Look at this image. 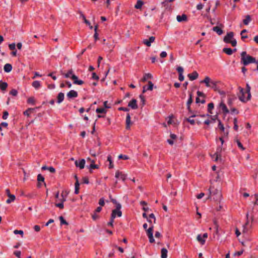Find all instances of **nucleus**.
Wrapping results in <instances>:
<instances>
[{
    "instance_id": "nucleus-23",
    "label": "nucleus",
    "mask_w": 258,
    "mask_h": 258,
    "mask_svg": "<svg viewBox=\"0 0 258 258\" xmlns=\"http://www.w3.org/2000/svg\"><path fill=\"white\" fill-rule=\"evenodd\" d=\"M12 66L10 63H6L4 67V71L6 73H9L12 70Z\"/></svg>"
},
{
    "instance_id": "nucleus-22",
    "label": "nucleus",
    "mask_w": 258,
    "mask_h": 258,
    "mask_svg": "<svg viewBox=\"0 0 258 258\" xmlns=\"http://www.w3.org/2000/svg\"><path fill=\"white\" fill-rule=\"evenodd\" d=\"M75 178L76 179L77 181L75 183V192H74L75 194L77 195V194H78V193H79L80 184L79 183L77 175H75Z\"/></svg>"
},
{
    "instance_id": "nucleus-24",
    "label": "nucleus",
    "mask_w": 258,
    "mask_h": 258,
    "mask_svg": "<svg viewBox=\"0 0 258 258\" xmlns=\"http://www.w3.org/2000/svg\"><path fill=\"white\" fill-rule=\"evenodd\" d=\"M74 72L72 69L68 71L67 73H62L65 78H71V76L74 74Z\"/></svg>"
},
{
    "instance_id": "nucleus-61",
    "label": "nucleus",
    "mask_w": 258,
    "mask_h": 258,
    "mask_svg": "<svg viewBox=\"0 0 258 258\" xmlns=\"http://www.w3.org/2000/svg\"><path fill=\"white\" fill-rule=\"evenodd\" d=\"M118 110L120 111H123L125 112H128L130 109L127 107H120L118 108Z\"/></svg>"
},
{
    "instance_id": "nucleus-41",
    "label": "nucleus",
    "mask_w": 258,
    "mask_h": 258,
    "mask_svg": "<svg viewBox=\"0 0 258 258\" xmlns=\"http://www.w3.org/2000/svg\"><path fill=\"white\" fill-rule=\"evenodd\" d=\"M153 234V225H152L148 229H147V235H151Z\"/></svg>"
},
{
    "instance_id": "nucleus-12",
    "label": "nucleus",
    "mask_w": 258,
    "mask_h": 258,
    "mask_svg": "<svg viewBox=\"0 0 258 258\" xmlns=\"http://www.w3.org/2000/svg\"><path fill=\"white\" fill-rule=\"evenodd\" d=\"M153 84L151 81L148 82V86H144L143 88V93H145L148 90L152 91L153 88Z\"/></svg>"
},
{
    "instance_id": "nucleus-37",
    "label": "nucleus",
    "mask_w": 258,
    "mask_h": 258,
    "mask_svg": "<svg viewBox=\"0 0 258 258\" xmlns=\"http://www.w3.org/2000/svg\"><path fill=\"white\" fill-rule=\"evenodd\" d=\"M96 112L97 113H103V114H105L107 112V111L104 108H97L96 109Z\"/></svg>"
},
{
    "instance_id": "nucleus-35",
    "label": "nucleus",
    "mask_w": 258,
    "mask_h": 258,
    "mask_svg": "<svg viewBox=\"0 0 258 258\" xmlns=\"http://www.w3.org/2000/svg\"><path fill=\"white\" fill-rule=\"evenodd\" d=\"M144 3L141 0H138L135 6V8L137 9H141Z\"/></svg>"
},
{
    "instance_id": "nucleus-17",
    "label": "nucleus",
    "mask_w": 258,
    "mask_h": 258,
    "mask_svg": "<svg viewBox=\"0 0 258 258\" xmlns=\"http://www.w3.org/2000/svg\"><path fill=\"white\" fill-rule=\"evenodd\" d=\"M187 76L190 80L194 81L198 78L199 74L196 71H194L192 73L188 74Z\"/></svg>"
},
{
    "instance_id": "nucleus-48",
    "label": "nucleus",
    "mask_w": 258,
    "mask_h": 258,
    "mask_svg": "<svg viewBox=\"0 0 258 258\" xmlns=\"http://www.w3.org/2000/svg\"><path fill=\"white\" fill-rule=\"evenodd\" d=\"M192 94L191 93L189 94V98L187 100L186 105H190L192 102Z\"/></svg>"
},
{
    "instance_id": "nucleus-59",
    "label": "nucleus",
    "mask_w": 258,
    "mask_h": 258,
    "mask_svg": "<svg viewBox=\"0 0 258 258\" xmlns=\"http://www.w3.org/2000/svg\"><path fill=\"white\" fill-rule=\"evenodd\" d=\"M73 83L74 84H77V85H81L84 83V82L82 80H76L75 81H74Z\"/></svg>"
},
{
    "instance_id": "nucleus-19",
    "label": "nucleus",
    "mask_w": 258,
    "mask_h": 258,
    "mask_svg": "<svg viewBox=\"0 0 258 258\" xmlns=\"http://www.w3.org/2000/svg\"><path fill=\"white\" fill-rule=\"evenodd\" d=\"M187 19V16L185 14H182V15H177L176 17V20L179 22L186 21Z\"/></svg>"
},
{
    "instance_id": "nucleus-53",
    "label": "nucleus",
    "mask_w": 258,
    "mask_h": 258,
    "mask_svg": "<svg viewBox=\"0 0 258 258\" xmlns=\"http://www.w3.org/2000/svg\"><path fill=\"white\" fill-rule=\"evenodd\" d=\"M59 220H60V224H66L67 225L68 224V223L67 222V221L64 219L63 217L62 216H60L59 217Z\"/></svg>"
},
{
    "instance_id": "nucleus-3",
    "label": "nucleus",
    "mask_w": 258,
    "mask_h": 258,
    "mask_svg": "<svg viewBox=\"0 0 258 258\" xmlns=\"http://www.w3.org/2000/svg\"><path fill=\"white\" fill-rule=\"evenodd\" d=\"M240 55L241 63H242L244 66H247L248 64L251 63H258V61L256 60L255 57L247 54L246 51H242Z\"/></svg>"
},
{
    "instance_id": "nucleus-28",
    "label": "nucleus",
    "mask_w": 258,
    "mask_h": 258,
    "mask_svg": "<svg viewBox=\"0 0 258 258\" xmlns=\"http://www.w3.org/2000/svg\"><path fill=\"white\" fill-rule=\"evenodd\" d=\"M213 30L216 32L219 35H221L223 33V30L218 26L214 27Z\"/></svg>"
},
{
    "instance_id": "nucleus-25",
    "label": "nucleus",
    "mask_w": 258,
    "mask_h": 258,
    "mask_svg": "<svg viewBox=\"0 0 258 258\" xmlns=\"http://www.w3.org/2000/svg\"><path fill=\"white\" fill-rule=\"evenodd\" d=\"M32 86L36 90L41 87V83L39 81H35L33 82Z\"/></svg>"
},
{
    "instance_id": "nucleus-29",
    "label": "nucleus",
    "mask_w": 258,
    "mask_h": 258,
    "mask_svg": "<svg viewBox=\"0 0 258 258\" xmlns=\"http://www.w3.org/2000/svg\"><path fill=\"white\" fill-rule=\"evenodd\" d=\"M37 180L39 182V183L38 184V186L39 187H40L41 186L40 182L42 181V182H44V177L41 174H39L37 176Z\"/></svg>"
},
{
    "instance_id": "nucleus-32",
    "label": "nucleus",
    "mask_w": 258,
    "mask_h": 258,
    "mask_svg": "<svg viewBox=\"0 0 258 258\" xmlns=\"http://www.w3.org/2000/svg\"><path fill=\"white\" fill-rule=\"evenodd\" d=\"M197 240L202 245L204 244L206 241V240L203 238V236L201 234H199L197 236Z\"/></svg>"
},
{
    "instance_id": "nucleus-46",
    "label": "nucleus",
    "mask_w": 258,
    "mask_h": 258,
    "mask_svg": "<svg viewBox=\"0 0 258 258\" xmlns=\"http://www.w3.org/2000/svg\"><path fill=\"white\" fill-rule=\"evenodd\" d=\"M66 201V198L64 197L63 195L62 194L61 195L60 198L56 200V202L58 201L59 202H62L63 203Z\"/></svg>"
},
{
    "instance_id": "nucleus-43",
    "label": "nucleus",
    "mask_w": 258,
    "mask_h": 258,
    "mask_svg": "<svg viewBox=\"0 0 258 258\" xmlns=\"http://www.w3.org/2000/svg\"><path fill=\"white\" fill-rule=\"evenodd\" d=\"M197 115H195V114H193L192 115H191V116L188 118H187V121L190 123V124L191 125H194L195 124V121L194 119H190V117H196Z\"/></svg>"
},
{
    "instance_id": "nucleus-55",
    "label": "nucleus",
    "mask_w": 258,
    "mask_h": 258,
    "mask_svg": "<svg viewBox=\"0 0 258 258\" xmlns=\"http://www.w3.org/2000/svg\"><path fill=\"white\" fill-rule=\"evenodd\" d=\"M196 102L197 103H201L202 104H204L205 103V99L200 100V99L199 97H197L196 99Z\"/></svg>"
},
{
    "instance_id": "nucleus-30",
    "label": "nucleus",
    "mask_w": 258,
    "mask_h": 258,
    "mask_svg": "<svg viewBox=\"0 0 258 258\" xmlns=\"http://www.w3.org/2000/svg\"><path fill=\"white\" fill-rule=\"evenodd\" d=\"M8 87V84L6 82L0 81V89L2 91H5Z\"/></svg>"
},
{
    "instance_id": "nucleus-42",
    "label": "nucleus",
    "mask_w": 258,
    "mask_h": 258,
    "mask_svg": "<svg viewBox=\"0 0 258 258\" xmlns=\"http://www.w3.org/2000/svg\"><path fill=\"white\" fill-rule=\"evenodd\" d=\"M247 32V30L246 29L242 30L240 32V35L241 36V39L243 41H244V39L248 38V36L247 35H244V33Z\"/></svg>"
},
{
    "instance_id": "nucleus-21",
    "label": "nucleus",
    "mask_w": 258,
    "mask_h": 258,
    "mask_svg": "<svg viewBox=\"0 0 258 258\" xmlns=\"http://www.w3.org/2000/svg\"><path fill=\"white\" fill-rule=\"evenodd\" d=\"M64 93H63L62 92L59 93L57 96V102L58 103H61L63 101V100H64Z\"/></svg>"
},
{
    "instance_id": "nucleus-14",
    "label": "nucleus",
    "mask_w": 258,
    "mask_h": 258,
    "mask_svg": "<svg viewBox=\"0 0 258 258\" xmlns=\"http://www.w3.org/2000/svg\"><path fill=\"white\" fill-rule=\"evenodd\" d=\"M115 176L116 178H119L122 181H124L126 179V175L119 171L116 172Z\"/></svg>"
},
{
    "instance_id": "nucleus-52",
    "label": "nucleus",
    "mask_w": 258,
    "mask_h": 258,
    "mask_svg": "<svg viewBox=\"0 0 258 258\" xmlns=\"http://www.w3.org/2000/svg\"><path fill=\"white\" fill-rule=\"evenodd\" d=\"M9 47L10 50H15L16 49V44L15 43H12L9 45Z\"/></svg>"
},
{
    "instance_id": "nucleus-57",
    "label": "nucleus",
    "mask_w": 258,
    "mask_h": 258,
    "mask_svg": "<svg viewBox=\"0 0 258 258\" xmlns=\"http://www.w3.org/2000/svg\"><path fill=\"white\" fill-rule=\"evenodd\" d=\"M14 254L18 258L20 257L21 252L19 250H16L14 252Z\"/></svg>"
},
{
    "instance_id": "nucleus-58",
    "label": "nucleus",
    "mask_w": 258,
    "mask_h": 258,
    "mask_svg": "<svg viewBox=\"0 0 258 258\" xmlns=\"http://www.w3.org/2000/svg\"><path fill=\"white\" fill-rule=\"evenodd\" d=\"M32 110H33V108H28L26 111L24 112V115L29 116L30 114V111Z\"/></svg>"
},
{
    "instance_id": "nucleus-44",
    "label": "nucleus",
    "mask_w": 258,
    "mask_h": 258,
    "mask_svg": "<svg viewBox=\"0 0 258 258\" xmlns=\"http://www.w3.org/2000/svg\"><path fill=\"white\" fill-rule=\"evenodd\" d=\"M218 127L223 132H224V130H225V128H224V126L223 125V124L222 123L221 121L220 120H218Z\"/></svg>"
},
{
    "instance_id": "nucleus-39",
    "label": "nucleus",
    "mask_w": 258,
    "mask_h": 258,
    "mask_svg": "<svg viewBox=\"0 0 258 258\" xmlns=\"http://www.w3.org/2000/svg\"><path fill=\"white\" fill-rule=\"evenodd\" d=\"M27 103L34 105L35 104V99L34 97H30L27 99Z\"/></svg>"
},
{
    "instance_id": "nucleus-40",
    "label": "nucleus",
    "mask_w": 258,
    "mask_h": 258,
    "mask_svg": "<svg viewBox=\"0 0 258 258\" xmlns=\"http://www.w3.org/2000/svg\"><path fill=\"white\" fill-rule=\"evenodd\" d=\"M250 87L248 84H246V89L245 91L247 94H248V99H250L251 98V94H250Z\"/></svg>"
},
{
    "instance_id": "nucleus-27",
    "label": "nucleus",
    "mask_w": 258,
    "mask_h": 258,
    "mask_svg": "<svg viewBox=\"0 0 258 258\" xmlns=\"http://www.w3.org/2000/svg\"><path fill=\"white\" fill-rule=\"evenodd\" d=\"M233 51H236V49L233 50L230 48H224L223 49V51L228 55H231L232 54Z\"/></svg>"
},
{
    "instance_id": "nucleus-56",
    "label": "nucleus",
    "mask_w": 258,
    "mask_h": 258,
    "mask_svg": "<svg viewBox=\"0 0 258 258\" xmlns=\"http://www.w3.org/2000/svg\"><path fill=\"white\" fill-rule=\"evenodd\" d=\"M237 144L238 147L241 149L242 150H244L245 148L243 147L242 144L239 141H237Z\"/></svg>"
},
{
    "instance_id": "nucleus-5",
    "label": "nucleus",
    "mask_w": 258,
    "mask_h": 258,
    "mask_svg": "<svg viewBox=\"0 0 258 258\" xmlns=\"http://www.w3.org/2000/svg\"><path fill=\"white\" fill-rule=\"evenodd\" d=\"M238 89L239 90V93L238 95L239 99L243 102H246V101H248L249 99H248V96L246 98L245 97L244 94L245 93H246V92L244 91L243 88H242L241 87H238Z\"/></svg>"
},
{
    "instance_id": "nucleus-60",
    "label": "nucleus",
    "mask_w": 258,
    "mask_h": 258,
    "mask_svg": "<svg viewBox=\"0 0 258 258\" xmlns=\"http://www.w3.org/2000/svg\"><path fill=\"white\" fill-rule=\"evenodd\" d=\"M92 78L93 79V80H98L99 78V77L96 75V74L95 73H93L92 74Z\"/></svg>"
},
{
    "instance_id": "nucleus-34",
    "label": "nucleus",
    "mask_w": 258,
    "mask_h": 258,
    "mask_svg": "<svg viewBox=\"0 0 258 258\" xmlns=\"http://www.w3.org/2000/svg\"><path fill=\"white\" fill-rule=\"evenodd\" d=\"M152 78V76L150 73L145 74L144 75L143 78L142 79V81L145 82L148 79H151Z\"/></svg>"
},
{
    "instance_id": "nucleus-62",
    "label": "nucleus",
    "mask_w": 258,
    "mask_h": 258,
    "mask_svg": "<svg viewBox=\"0 0 258 258\" xmlns=\"http://www.w3.org/2000/svg\"><path fill=\"white\" fill-rule=\"evenodd\" d=\"M229 43H231L232 46L234 47V46H236L237 41H236V39L233 38L231 41H230Z\"/></svg>"
},
{
    "instance_id": "nucleus-51",
    "label": "nucleus",
    "mask_w": 258,
    "mask_h": 258,
    "mask_svg": "<svg viewBox=\"0 0 258 258\" xmlns=\"http://www.w3.org/2000/svg\"><path fill=\"white\" fill-rule=\"evenodd\" d=\"M10 94L13 96H16L18 94V91L16 89H12L10 92Z\"/></svg>"
},
{
    "instance_id": "nucleus-26",
    "label": "nucleus",
    "mask_w": 258,
    "mask_h": 258,
    "mask_svg": "<svg viewBox=\"0 0 258 258\" xmlns=\"http://www.w3.org/2000/svg\"><path fill=\"white\" fill-rule=\"evenodd\" d=\"M168 251L165 248H162L161 250V258H167V257Z\"/></svg>"
},
{
    "instance_id": "nucleus-64",
    "label": "nucleus",
    "mask_w": 258,
    "mask_h": 258,
    "mask_svg": "<svg viewBox=\"0 0 258 258\" xmlns=\"http://www.w3.org/2000/svg\"><path fill=\"white\" fill-rule=\"evenodd\" d=\"M204 7V5L201 3H199L197 6V9L198 10H201Z\"/></svg>"
},
{
    "instance_id": "nucleus-9",
    "label": "nucleus",
    "mask_w": 258,
    "mask_h": 258,
    "mask_svg": "<svg viewBox=\"0 0 258 258\" xmlns=\"http://www.w3.org/2000/svg\"><path fill=\"white\" fill-rule=\"evenodd\" d=\"M75 164L76 167H79L80 169H82L85 167V160L84 159H82L79 161L76 160Z\"/></svg>"
},
{
    "instance_id": "nucleus-49",
    "label": "nucleus",
    "mask_w": 258,
    "mask_h": 258,
    "mask_svg": "<svg viewBox=\"0 0 258 258\" xmlns=\"http://www.w3.org/2000/svg\"><path fill=\"white\" fill-rule=\"evenodd\" d=\"M118 158L119 159H122L123 160H128L129 159V157L128 156L126 155H122V154H120L118 156Z\"/></svg>"
},
{
    "instance_id": "nucleus-54",
    "label": "nucleus",
    "mask_w": 258,
    "mask_h": 258,
    "mask_svg": "<svg viewBox=\"0 0 258 258\" xmlns=\"http://www.w3.org/2000/svg\"><path fill=\"white\" fill-rule=\"evenodd\" d=\"M177 71L179 73V74H183V69L181 67H178L176 69Z\"/></svg>"
},
{
    "instance_id": "nucleus-15",
    "label": "nucleus",
    "mask_w": 258,
    "mask_h": 258,
    "mask_svg": "<svg viewBox=\"0 0 258 258\" xmlns=\"http://www.w3.org/2000/svg\"><path fill=\"white\" fill-rule=\"evenodd\" d=\"M125 123H126V127H125L126 129L130 130V127H131L130 126L132 123L131 121V116L129 113H127L126 114Z\"/></svg>"
},
{
    "instance_id": "nucleus-8",
    "label": "nucleus",
    "mask_w": 258,
    "mask_h": 258,
    "mask_svg": "<svg viewBox=\"0 0 258 258\" xmlns=\"http://www.w3.org/2000/svg\"><path fill=\"white\" fill-rule=\"evenodd\" d=\"M234 33L233 32H230L227 33L226 35L224 38V42L226 43H230L233 39Z\"/></svg>"
},
{
    "instance_id": "nucleus-1",
    "label": "nucleus",
    "mask_w": 258,
    "mask_h": 258,
    "mask_svg": "<svg viewBox=\"0 0 258 258\" xmlns=\"http://www.w3.org/2000/svg\"><path fill=\"white\" fill-rule=\"evenodd\" d=\"M228 132H227L226 133H224L223 136L220 137L218 139H216V142H218V141L219 140L221 142V145L217 147V151L213 155V158H215V161H217L219 158L221 157V153L222 150V147L223 146L225 141L228 140Z\"/></svg>"
},
{
    "instance_id": "nucleus-45",
    "label": "nucleus",
    "mask_w": 258,
    "mask_h": 258,
    "mask_svg": "<svg viewBox=\"0 0 258 258\" xmlns=\"http://www.w3.org/2000/svg\"><path fill=\"white\" fill-rule=\"evenodd\" d=\"M55 206L60 209H62L64 208L63 203H62V202L55 203Z\"/></svg>"
},
{
    "instance_id": "nucleus-20",
    "label": "nucleus",
    "mask_w": 258,
    "mask_h": 258,
    "mask_svg": "<svg viewBox=\"0 0 258 258\" xmlns=\"http://www.w3.org/2000/svg\"><path fill=\"white\" fill-rule=\"evenodd\" d=\"M218 83H219V82L212 80V81L211 82V86L210 87L216 91H219V87L217 85V84Z\"/></svg>"
},
{
    "instance_id": "nucleus-36",
    "label": "nucleus",
    "mask_w": 258,
    "mask_h": 258,
    "mask_svg": "<svg viewBox=\"0 0 258 258\" xmlns=\"http://www.w3.org/2000/svg\"><path fill=\"white\" fill-rule=\"evenodd\" d=\"M214 107V104L213 102H211L208 105V111L210 114H212V110L213 109Z\"/></svg>"
},
{
    "instance_id": "nucleus-50",
    "label": "nucleus",
    "mask_w": 258,
    "mask_h": 258,
    "mask_svg": "<svg viewBox=\"0 0 258 258\" xmlns=\"http://www.w3.org/2000/svg\"><path fill=\"white\" fill-rule=\"evenodd\" d=\"M114 219L112 217L110 218V221L107 223V225L108 226H111L112 227H113Z\"/></svg>"
},
{
    "instance_id": "nucleus-4",
    "label": "nucleus",
    "mask_w": 258,
    "mask_h": 258,
    "mask_svg": "<svg viewBox=\"0 0 258 258\" xmlns=\"http://www.w3.org/2000/svg\"><path fill=\"white\" fill-rule=\"evenodd\" d=\"M112 202L116 204V208L112 211L111 217L115 219L116 216L118 217H121L122 215V212L120 210L121 208V205L117 203L115 200H113Z\"/></svg>"
},
{
    "instance_id": "nucleus-33",
    "label": "nucleus",
    "mask_w": 258,
    "mask_h": 258,
    "mask_svg": "<svg viewBox=\"0 0 258 258\" xmlns=\"http://www.w3.org/2000/svg\"><path fill=\"white\" fill-rule=\"evenodd\" d=\"M251 21L250 16L248 15H246L245 18L243 19V23L244 25H247Z\"/></svg>"
},
{
    "instance_id": "nucleus-38",
    "label": "nucleus",
    "mask_w": 258,
    "mask_h": 258,
    "mask_svg": "<svg viewBox=\"0 0 258 258\" xmlns=\"http://www.w3.org/2000/svg\"><path fill=\"white\" fill-rule=\"evenodd\" d=\"M107 161L109 162V168L111 169L113 168V164L111 156L110 155L108 156Z\"/></svg>"
},
{
    "instance_id": "nucleus-10",
    "label": "nucleus",
    "mask_w": 258,
    "mask_h": 258,
    "mask_svg": "<svg viewBox=\"0 0 258 258\" xmlns=\"http://www.w3.org/2000/svg\"><path fill=\"white\" fill-rule=\"evenodd\" d=\"M128 106L133 109H136L138 108L137 102L136 99H133L130 101L128 104Z\"/></svg>"
},
{
    "instance_id": "nucleus-18",
    "label": "nucleus",
    "mask_w": 258,
    "mask_h": 258,
    "mask_svg": "<svg viewBox=\"0 0 258 258\" xmlns=\"http://www.w3.org/2000/svg\"><path fill=\"white\" fill-rule=\"evenodd\" d=\"M219 107L224 114H227L229 112L226 105L223 102L220 103Z\"/></svg>"
},
{
    "instance_id": "nucleus-31",
    "label": "nucleus",
    "mask_w": 258,
    "mask_h": 258,
    "mask_svg": "<svg viewBox=\"0 0 258 258\" xmlns=\"http://www.w3.org/2000/svg\"><path fill=\"white\" fill-rule=\"evenodd\" d=\"M88 168L90 169V171H91V170L93 169H98L99 168L98 165L94 164V161L92 160L91 164L88 167Z\"/></svg>"
},
{
    "instance_id": "nucleus-6",
    "label": "nucleus",
    "mask_w": 258,
    "mask_h": 258,
    "mask_svg": "<svg viewBox=\"0 0 258 258\" xmlns=\"http://www.w3.org/2000/svg\"><path fill=\"white\" fill-rule=\"evenodd\" d=\"M246 217L247 219L246 222L242 226V232L243 233H247L251 226L249 222L248 213H246Z\"/></svg>"
},
{
    "instance_id": "nucleus-47",
    "label": "nucleus",
    "mask_w": 258,
    "mask_h": 258,
    "mask_svg": "<svg viewBox=\"0 0 258 258\" xmlns=\"http://www.w3.org/2000/svg\"><path fill=\"white\" fill-rule=\"evenodd\" d=\"M97 26H95V33L94 34V38L95 41L98 39V34L97 32Z\"/></svg>"
},
{
    "instance_id": "nucleus-2",
    "label": "nucleus",
    "mask_w": 258,
    "mask_h": 258,
    "mask_svg": "<svg viewBox=\"0 0 258 258\" xmlns=\"http://www.w3.org/2000/svg\"><path fill=\"white\" fill-rule=\"evenodd\" d=\"M209 196L208 199H213L215 201H220L222 199L221 190L215 188L214 186H210L209 189Z\"/></svg>"
},
{
    "instance_id": "nucleus-63",
    "label": "nucleus",
    "mask_w": 258,
    "mask_h": 258,
    "mask_svg": "<svg viewBox=\"0 0 258 258\" xmlns=\"http://www.w3.org/2000/svg\"><path fill=\"white\" fill-rule=\"evenodd\" d=\"M8 115H9V113L8 111H4V113H3V118L4 119H7L8 117Z\"/></svg>"
},
{
    "instance_id": "nucleus-7",
    "label": "nucleus",
    "mask_w": 258,
    "mask_h": 258,
    "mask_svg": "<svg viewBox=\"0 0 258 258\" xmlns=\"http://www.w3.org/2000/svg\"><path fill=\"white\" fill-rule=\"evenodd\" d=\"M6 193L9 197V199L6 201L7 204H10L11 202L15 201L16 199L15 196L14 195L11 194L9 189L7 188L6 189Z\"/></svg>"
},
{
    "instance_id": "nucleus-13",
    "label": "nucleus",
    "mask_w": 258,
    "mask_h": 258,
    "mask_svg": "<svg viewBox=\"0 0 258 258\" xmlns=\"http://www.w3.org/2000/svg\"><path fill=\"white\" fill-rule=\"evenodd\" d=\"M212 81V80L210 79V77L206 76L204 80L201 81V83H205V85L207 87H210L211 86V82Z\"/></svg>"
},
{
    "instance_id": "nucleus-11",
    "label": "nucleus",
    "mask_w": 258,
    "mask_h": 258,
    "mask_svg": "<svg viewBox=\"0 0 258 258\" xmlns=\"http://www.w3.org/2000/svg\"><path fill=\"white\" fill-rule=\"evenodd\" d=\"M155 40V37L154 36H151L149 37V39H144L143 41V43L146 45L147 46H150L151 45V43L154 42Z\"/></svg>"
},
{
    "instance_id": "nucleus-16",
    "label": "nucleus",
    "mask_w": 258,
    "mask_h": 258,
    "mask_svg": "<svg viewBox=\"0 0 258 258\" xmlns=\"http://www.w3.org/2000/svg\"><path fill=\"white\" fill-rule=\"evenodd\" d=\"M67 96L69 98H76L78 96V93L77 91L72 90L67 93Z\"/></svg>"
}]
</instances>
